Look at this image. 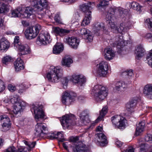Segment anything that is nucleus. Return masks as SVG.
<instances>
[{
  "label": "nucleus",
  "mask_w": 152,
  "mask_h": 152,
  "mask_svg": "<svg viewBox=\"0 0 152 152\" xmlns=\"http://www.w3.org/2000/svg\"><path fill=\"white\" fill-rule=\"evenodd\" d=\"M10 46L9 42L4 37H2L0 39V50L7 51Z\"/></svg>",
  "instance_id": "obj_20"
},
{
  "label": "nucleus",
  "mask_w": 152,
  "mask_h": 152,
  "mask_svg": "<svg viewBox=\"0 0 152 152\" xmlns=\"http://www.w3.org/2000/svg\"><path fill=\"white\" fill-rule=\"evenodd\" d=\"M114 10L113 9H110L108 11L106 15V19L107 23L108 24V26L110 28L111 31L114 33H116L117 32V27L113 21L114 18Z\"/></svg>",
  "instance_id": "obj_7"
},
{
  "label": "nucleus",
  "mask_w": 152,
  "mask_h": 152,
  "mask_svg": "<svg viewBox=\"0 0 152 152\" xmlns=\"http://www.w3.org/2000/svg\"><path fill=\"white\" fill-rule=\"evenodd\" d=\"M91 94L95 97L97 102L102 101L107 95V91L105 87L100 85H96L92 88Z\"/></svg>",
  "instance_id": "obj_1"
},
{
  "label": "nucleus",
  "mask_w": 152,
  "mask_h": 152,
  "mask_svg": "<svg viewBox=\"0 0 152 152\" xmlns=\"http://www.w3.org/2000/svg\"><path fill=\"white\" fill-rule=\"evenodd\" d=\"M145 141L152 143V135L148 134L145 136Z\"/></svg>",
  "instance_id": "obj_50"
},
{
  "label": "nucleus",
  "mask_w": 152,
  "mask_h": 152,
  "mask_svg": "<svg viewBox=\"0 0 152 152\" xmlns=\"http://www.w3.org/2000/svg\"><path fill=\"white\" fill-rule=\"evenodd\" d=\"M80 34L82 35H84L85 37L88 34L87 30L86 28H83L80 31Z\"/></svg>",
  "instance_id": "obj_54"
},
{
  "label": "nucleus",
  "mask_w": 152,
  "mask_h": 152,
  "mask_svg": "<svg viewBox=\"0 0 152 152\" xmlns=\"http://www.w3.org/2000/svg\"><path fill=\"white\" fill-rule=\"evenodd\" d=\"M85 37V39H86L87 42H91L93 40V36L91 33H89L88 34H87Z\"/></svg>",
  "instance_id": "obj_48"
},
{
  "label": "nucleus",
  "mask_w": 152,
  "mask_h": 152,
  "mask_svg": "<svg viewBox=\"0 0 152 152\" xmlns=\"http://www.w3.org/2000/svg\"><path fill=\"white\" fill-rule=\"evenodd\" d=\"M91 19V12H87L85 14V17L83 20L82 25L83 26L87 25L90 22Z\"/></svg>",
  "instance_id": "obj_31"
},
{
  "label": "nucleus",
  "mask_w": 152,
  "mask_h": 152,
  "mask_svg": "<svg viewBox=\"0 0 152 152\" xmlns=\"http://www.w3.org/2000/svg\"><path fill=\"white\" fill-rule=\"evenodd\" d=\"M33 9L31 7H26L23 12L20 7H18L12 12V17H20L23 18H30L33 15Z\"/></svg>",
  "instance_id": "obj_3"
},
{
  "label": "nucleus",
  "mask_w": 152,
  "mask_h": 152,
  "mask_svg": "<svg viewBox=\"0 0 152 152\" xmlns=\"http://www.w3.org/2000/svg\"><path fill=\"white\" fill-rule=\"evenodd\" d=\"M107 112V108L106 107H104L101 110L100 113V115L98 118L95 121V122L91 124V126H94L95 124L98 122L102 120L104 117Z\"/></svg>",
  "instance_id": "obj_25"
},
{
  "label": "nucleus",
  "mask_w": 152,
  "mask_h": 152,
  "mask_svg": "<svg viewBox=\"0 0 152 152\" xmlns=\"http://www.w3.org/2000/svg\"><path fill=\"white\" fill-rule=\"evenodd\" d=\"M108 67V63L107 62L101 61L97 65V73L100 76H105L107 73Z\"/></svg>",
  "instance_id": "obj_10"
},
{
  "label": "nucleus",
  "mask_w": 152,
  "mask_h": 152,
  "mask_svg": "<svg viewBox=\"0 0 152 152\" xmlns=\"http://www.w3.org/2000/svg\"><path fill=\"white\" fill-rule=\"evenodd\" d=\"M64 40L65 42L68 43L74 49L77 48L80 42V40L74 37H67L64 38Z\"/></svg>",
  "instance_id": "obj_14"
},
{
  "label": "nucleus",
  "mask_w": 152,
  "mask_h": 152,
  "mask_svg": "<svg viewBox=\"0 0 152 152\" xmlns=\"http://www.w3.org/2000/svg\"><path fill=\"white\" fill-rule=\"evenodd\" d=\"M10 99L12 104H15L20 101H21L20 100L19 96L17 95H14L10 96Z\"/></svg>",
  "instance_id": "obj_38"
},
{
  "label": "nucleus",
  "mask_w": 152,
  "mask_h": 152,
  "mask_svg": "<svg viewBox=\"0 0 152 152\" xmlns=\"http://www.w3.org/2000/svg\"><path fill=\"white\" fill-rule=\"evenodd\" d=\"M97 136L101 143L105 144L107 143L106 137L104 134L102 133L98 134Z\"/></svg>",
  "instance_id": "obj_36"
},
{
  "label": "nucleus",
  "mask_w": 152,
  "mask_h": 152,
  "mask_svg": "<svg viewBox=\"0 0 152 152\" xmlns=\"http://www.w3.org/2000/svg\"><path fill=\"white\" fill-rule=\"evenodd\" d=\"M64 46L61 43H57L53 48V53L55 54H58L62 52L64 50Z\"/></svg>",
  "instance_id": "obj_23"
},
{
  "label": "nucleus",
  "mask_w": 152,
  "mask_h": 152,
  "mask_svg": "<svg viewBox=\"0 0 152 152\" xmlns=\"http://www.w3.org/2000/svg\"><path fill=\"white\" fill-rule=\"evenodd\" d=\"M76 118L72 114H67L63 116L60 119V121L63 128L64 129L68 128L71 125L76 124Z\"/></svg>",
  "instance_id": "obj_5"
},
{
  "label": "nucleus",
  "mask_w": 152,
  "mask_h": 152,
  "mask_svg": "<svg viewBox=\"0 0 152 152\" xmlns=\"http://www.w3.org/2000/svg\"><path fill=\"white\" fill-rule=\"evenodd\" d=\"M130 7L131 8L138 11H140L142 7V6L140 5L138 3L136 2H132Z\"/></svg>",
  "instance_id": "obj_37"
},
{
  "label": "nucleus",
  "mask_w": 152,
  "mask_h": 152,
  "mask_svg": "<svg viewBox=\"0 0 152 152\" xmlns=\"http://www.w3.org/2000/svg\"><path fill=\"white\" fill-rule=\"evenodd\" d=\"M122 75L124 77H130L134 75L132 70L129 69L123 72L122 73Z\"/></svg>",
  "instance_id": "obj_35"
},
{
  "label": "nucleus",
  "mask_w": 152,
  "mask_h": 152,
  "mask_svg": "<svg viewBox=\"0 0 152 152\" xmlns=\"http://www.w3.org/2000/svg\"><path fill=\"white\" fill-rule=\"evenodd\" d=\"M80 117L82 123L84 125H87L90 122L88 118V113L87 111L82 112L80 114Z\"/></svg>",
  "instance_id": "obj_18"
},
{
  "label": "nucleus",
  "mask_w": 152,
  "mask_h": 152,
  "mask_svg": "<svg viewBox=\"0 0 152 152\" xmlns=\"http://www.w3.org/2000/svg\"><path fill=\"white\" fill-rule=\"evenodd\" d=\"M54 19L57 23L58 24L61 23L62 22L59 13L58 12L55 15Z\"/></svg>",
  "instance_id": "obj_46"
},
{
  "label": "nucleus",
  "mask_w": 152,
  "mask_h": 152,
  "mask_svg": "<svg viewBox=\"0 0 152 152\" xmlns=\"http://www.w3.org/2000/svg\"><path fill=\"white\" fill-rule=\"evenodd\" d=\"M111 120L113 125L115 128L120 129L125 128L126 121L124 117L120 115H115L111 117Z\"/></svg>",
  "instance_id": "obj_8"
},
{
  "label": "nucleus",
  "mask_w": 152,
  "mask_h": 152,
  "mask_svg": "<svg viewBox=\"0 0 152 152\" xmlns=\"http://www.w3.org/2000/svg\"><path fill=\"white\" fill-rule=\"evenodd\" d=\"M144 51V49L142 46H138L136 49L135 51L136 58L139 59L143 56Z\"/></svg>",
  "instance_id": "obj_29"
},
{
  "label": "nucleus",
  "mask_w": 152,
  "mask_h": 152,
  "mask_svg": "<svg viewBox=\"0 0 152 152\" xmlns=\"http://www.w3.org/2000/svg\"><path fill=\"white\" fill-rule=\"evenodd\" d=\"M64 1L65 2H68L69 4H72L74 2L75 0H64Z\"/></svg>",
  "instance_id": "obj_61"
},
{
  "label": "nucleus",
  "mask_w": 152,
  "mask_h": 152,
  "mask_svg": "<svg viewBox=\"0 0 152 152\" xmlns=\"http://www.w3.org/2000/svg\"><path fill=\"white\" fill-rule=\"evenodd\" d=\"M38 4H39L38 2H37L36 0L33 1L31 2V5L34 7L33 8H32L33 9V12L34 11L33 9L34 8H37V10L39 11V8L38 7Z\"/></svg>",
  "instance_id": "obj_47"
},
{
  "label": "nucleus",
  "mask_w": 152,
  "mask_h": 152,
  "mask_svg": "<svg viewBox=\"0 0 152 152\" xmlns=\"http://www.w3.org/2000/svg\"><path fill=\"white\" fill-rule=\"evenodd\" d=\"M12 60V58L10 56H6L3 57L2 59L3 64L7 65L8 62Z\"/></svg>",
  "instance_id": "obj_42"
},
{
  "label": "nucleus",
  "mask_w": 152,
  "mask_h": 152,
  "mask_svg": "<svg viewBox=\"0 0 152 152\" xmlns=\"http://www.w3.org/2000/svg\"><path fill=\"white\" fill-rule=\"evenodd\" d=\"M74 96H72L70 93L65 92L63 95L61 101L62 103L65 105H69L73 101Z\"/></svg>",
  "instance_id": "obj_16"
},
{
  "label": "nucleus",
  "mask_w": 152,
  "mask_h": 152,
  "mask_svg": "<svg viewBox=\"0 0 152 152\" xmlns=\"http://www.w3.org/2000/svg\"><path fill=\"white\" fill-rule=\"evenodd\" d=\"M25 106V104L23 101H20L15 104L12 111L10 113V114L11 118L14 117L17 114L21 111L22 107Z\"/></svg>",
  "instance_id": "obj_13"
},
{
  "label": "nucleus",
  "mask_w": 152,
  "mask_h": 152,
  "mask_svg": "<svg viewBox=\"0 0 152 152\" xmlns=\"http://www.w3.org/2000/svg\"><path fill=\"white\" fill-rule=\"evenodd\" d=\"M71 142L73 143V152H87V148L86 146L81 142H79V137H72L71 139Z\"/></svg>",
  "instance_id": "obj_6"
},
{
  "label": "nucleus",
  "mask_w": 152,
  "mask_h": 152,
  "mask_svg": "<svg viewBox=\"0 0 152 152\" xmlns=\"http://www.w3.org/2000/svg\"><path fill=\"white\" fill-rule=\"evenodd\" d=\"M43 105L41 104H33L31 108L32 112H33L37 121L42 120L45 118V115L42 110Z\"/></svg>",
  "instance_id": "obj_4"
},
{
  "label": "nucleus",
  "mask_w": 152,
  "mask_h": 152,
  "mask_svg": "<svg viewBox=\"0 0 152 152\" xmlns=\"http://www.w3.org/2000/svg\"><path fill=\"white\" fill-rule=\"evenodd\" d=\"M11 124H2L0 128L2 129V130L3 131H5L9 130L10 128Z\"/></svg>",
  "instance_id": "obj_45"
},
{
  "label": "nucleus",
  "mask_w": 152,
  "mask_h": 152,
  "mask_svg": "<svg viewBox=\"0 0 152 152\" xmlns=\"http://www.w3.org/2000/svg\"><path fill=\"white\" fill-rule=\"evenodd\" d=\"M54 31L56 34L61 36H63L70 32V31L66 29L60 28L55 27L54 28Z\"/></svg>",
  "instance_id": "obj_26"
},
{
  "label": "nucleus",
  "mask_w": 152,
  "mask_h": 152,
  "mask_svg": "<svg viewBox=\"0 0 152 152\" xmlns=\"http://www.w3.org/2000/svg\"><path fill=\"white\" fill-rule=\"evenodd\" d=\"M38 7L39 8V11L42 10L44 8H46L48 6L46 0H40L38 2Z\"/></svg>",
  "instance_id": "obj_34"
},
{
  "label": "nucleus",
  "mask_w": 152,
  "mask_h": 152,
  "mask_svg": "<svg viewBox=\"0 0 152 152\" xmlns=\"http://www.w3.org/2000/svg\"><path fill=\"white\" fill-rule=\"evenodd\" d=\"M115 143L117 146L118 147H121L123 144V142L118 140H116Z\"/></svg>",
  "instance_id": "obj_56"
},
{
  "label": "nucleus",
  "mask_w": 152,
  "mask_h": 152,
  "mask_svg": "<svg viewBox=\"0 0 152 152\" xmlns=\"http://www.w3.org/2000/svg\"><path fill=\"white\" fill-rule=\"evenodd\" d=\"M145 124L144 122H141L138 124L136 128V135L138 136L144 130Z\"/></svg>",
  "instance_id": "obj_32"
},
{
  "label": "nucleus",
  "mask_w": 152,
  "mask_h": 152,
  "mask_svg": "<svg viewBox=\"0 0 152 152\" xmlns=\"http://www.w3.org/2000/svg\"><path fill=\"white\" fill-rule=\"evenodd\" d=\"M2 124H11L9 118L6 115H4L0 116V127Z\"/></svg>",
  "instance_id": "obj_33"
},
{
  "label": "nucleus",
  "mask_w": 152,
  "mask_h": 152,
  "mask_svg": "<svg viewBox=\"0 0 152 152\" xmlns=\"http://www.w3.org/2000/svg\"><path fill=\"white\" fill-rule=\"evenodd\" d=\"M72 81L75 84L82 86L86 81L85 76L82 75L74 74L72 76Z\"/></svg>",
  "instance_id": "obj_15"
},
{
  "label": "nucleus",
  "mask_w": 152,
  "mask_h": 152,
  "mask_svg": "<svg viewBox=\"0 0 152 152\" xmlns=\"http://www.w3.org/2000/svg\"><path fill=\"white\" fill-rule=\"evenodd\" d=\"M127 87V84L123 81H117L115 85V88L118 91H123Z\"/></svg>",
  "instance_id": "obj_30"
},
{
  "label": "nucleus",
  "mask_w": 152,
  "mask_h": 152,
  "mask_svg": "<svg viewBox=\"0 0 152 152\" xmlns=\"http://www.w3.org/2000/svg\"><path fill=\"white\" fill-rule=\"evenodd\" d=\"M9 4L3 3L0 6V11L1 13L5 12L7 11L8 9Z\"/></svg>",
  "instance_id": "obj_40"
},
{
  "label": "nucleus",
  "mask_w": 152,
  "mask_h": 152,
  "mask_svg": "<svg viewBox=\"0 0 152 152\" xmlns=\"http://www.w3.org/2000/svg\"><path fill=\"white\" fill-rule=\"evenodd\" d=\"M143 93L147 98L152 99V86L146 85L144 88Z\"/></svg>",
  "instance_id": "obj_24"
},
{
  "label": "nucleus",
  "mask_w": 152,
  "mask_h": 152,
  "mask_svg": "<svg viewBox=\"0 0 152 152\" xmlns=\"http://www.w3.org/2000/svg\"><path fill=\"white\" fill-rule=\"evenodd\" d=\"M23 142L29 148V150H30L31 149L33 148H34L36 143V141L34 142H28L26 140H23Z\"/></svg>",
  "instance_id": "obj_41"
},
{
  "label": "nucleus",
  "mask_w": 152,
  "mask_h": 152,
  "mask_svg": "<svg viewBox=\"0 0 152 152\" xmlns=\"http://www.w3.org/2000/svg\"><path fill=\"white\" fill-rule=\"evenodd\" d=\"M35 134L37 137H43L44 135L47 134L46 132L48 130V128L44 123H37L35 126Z\"/></svg>",
  "instance_id": "obj_12"
},
{
  "label": "nucleus",
  "mask_w": 152,
  "mask_h": 152,
  "mask_svg": "<svg viewBox=\"0 0 152 152\" xmlns=\"http://www.w3.org/2000/svg\"><path fill=\"white\" fill-rule=\"evenodd\" d=\"M16 47L19 50L20 53L19 54L25 55L30 53V50L27 44L23 45L20 43Z\"/></svg>",
  "instance_id": "obj_17"
},
{
  "label": "nucleus",
  "mask_w": 152,
  "mask_h": 152,
  "mask_svg": "<svg viewBox=\"0 0 152 152\" xmlns=\"http://www.w3.org/2000/svg\"><path fill=\"white\" fill-rule=\"evenodd\" d=\"M41 29V26L39 24L29 28L25 31L26 37L27 39H29L35 38L39 34Z\"/></svg>",
  "instance_id": "obj_9"
},
{
  "label": "nucleus",
  "mask_w": 152,
  "mask_h": 152,
  "mask_svg": "<svg viewBox=\"0 0 152 152\" xmlns=\"http://www.w3.org/2000/svg\"><path fill=\"white\" fill-rule=\"evenodd\" d=\"M14 65L16 71L18 72L24 68L23 61L20 58H18L15 62Z\"/></svg>",
  "instance_id": "obj_27"
},
{
  "label": "nucleus",
  "mask_w": 152,
  "mask_h": 152,
  "mask_svg": "<svg viewBox=\"0 0 152 152\" xmlns=\"http://www.w3.org/2000/svg\"><path fill=\"white\" fill-rule=\"evenodd\" d=\"M51 41L50 35L47 32L41 33L37 37V44L39 45H46L49 43Z\"/></svg>",
  "instance_id": "obj_11"
},
{
  "label": "nucleus",
  "mask_w": 152,
  "mask_h": 152,
  "mask_svg": "<svg viewBox=\"0 0 152 152\" xmlns=\"http://www.w3.org/2000/svg\"><path fill=\"white\" fill-rule=\"evenodd\" d=\"M94 6V4L93 2H89L82 4L80 6V10L86 14L87 12H91L90 10Z\"/></svg>",
  "instance_id": "obj_19"
},
{
  "label": "nucleus",
  "mask_w": 152,
  "mask_h": 152,
  "mask_svg": "<svg viewBox=\"0 0 152 152\" xmlns=\"http://www.w3.org/2000/svg\"><path fill=\"white\" fill-rule=\"evenodd\" d=\"M5 89L4 83L2 81L0 82V92H3Z\"/></svg>",
  "instance_id": "obj_55"
},
{
  "label": "nucleus",
  "mask_w": 152,
  "mask_h": 152,
  "mask_svg": "<svg viewBox=\"0 0 152 152\" xmlns=\"http://www.w3.org/2000/svg\"><path fill=\"white\" fill-rule=\"evenodd\" d=\"M15 148L14 146H11L6 149L4 152H15Z\"/></svg>",
  "instance_id": "obj_52"
},
{
  "label": "nucleus",
  "mask_w": 152,
  "mask_h": 152,
  "mask_svg": "<svg viewBox=\"0 0 152 152\" xmlns=\"http://www.w3.org/2000/svg\"><path fill=\"white\" fill-rule=\"evenodd\" d=\"M102 128L100 126H99L97 128H96V131H97V132H98V131H100V132H101L102 131Z\"/></svg>",
  "instance_id": "obj_64"
},
{
  "label": "nucleus",
  "mask_w": 152,
  "mask_h": 152,
  "mask_svg": "<svg viewBox=\"0 0 152 152\" xmlns=\"http://www.w3.org/2000/svg\"><path fill=\"white\" fill-rule=\"evenodd\" d=\"M50 70L47 74L48 80L54 83L58 82L63 76V69L58 67L51 66Z\"/></svg>",
  "instance_id": "obj_2"
},
{
  "label": "nucleus",
  "mask_w": 152,
  "mask_h": 152,
  "mask_svg": "<svg viewBox=\"0 0 152 152\" xmlns=\"http://www.w3.org/2000/svg\"><path fill=\"white\" fill-rule=\"evenodd\" d=\"M63 132H58L56 134V138L58 139L59 142H63L65 140L63 137Z\"/></svg>",
  "instance_id": "obj_43"
},
{
  "label": "nucleus",
  "mask_w": 152,
  "mask_h": 152,
  "mask_svg": "<svg viewBox=\"0 0 152 152\" xmlns=\"http://www.w3.org/2000/svg\"><path fill=\"white\" fill-rule=\"evenodd\" d=\"M73 63V61L69 56H66L63 58L61 62L62 65L63 66L69 67Z\"/></svg>",
  "instance_id": "obj_28"
},
{
  "label": "nucleus",
  "mask_w": 152,
  "mask_h": 152,
  "mask_svg": "<svg viewBox=\"0 0 152 152\" xmlns=\"http://www.w3.org/2000/svg\"><path fill=\"white\" fill-rule=\"evenodd\" d=\"M152 37V34L151 33H148L146 34L144 36V37L146 39H151Z\"/></svg>",
  "instance_id": "obj_57"
},
{
  "label": "nucleus",
  "mask_w": 152,
  "mask_h": 152,
  "mask_svg": "<svg viewBox=\"0 0 152 152\" xmlns=\"http://www.w3.org/2000/svg\"><path fill=\"white\" fill-rule=\"evenodd\" d=\"M104 52L105 53L104 58L107 60L112 59L115 56V53L111 48H107L104 50Z\"/></svg>",
  "instance_id": "obj_21"
},
{
  "label": "nucleus",
  "mask_w": 152,
  "mask_h": 152,
  "mask_svg": "<svg viewBox=\"0 0 152 152\" xmlns=\"http://www.w3.org/2000/svg\"><path fill=\"white\" fill-rule=\"evenodd\" d=\"M95 25H96V26L99 27V29H97L98 30L104 29V26L103 23H97Z\"/></svg>",
  "instance_id": "obj_51"
},
{
  "label": "nucleus",
  "mask_w": 152,
  "mask_h": 152,
  "mask_svg": "<svg viewBox=\"0 0 152 152\" xmlns=\"http://www.w3.org/2000/svg\"><path fill=\"white\" fill-rule=\"evenodd\" d=\"M18 152H27L25 150L24 148H21L18 149Z\"/></svg>",
  "instance_id": "obj_63"
},
{
  "label": "nucleus",
  "mask_w": 152,
  "mask_h": 152,
  "mask_svg": "<svg viewBox=\"0 0 152 152\" xmlns=\"http://www.w3.org/2000/svg\"><path fill=\"white\" fill-rule=\"evenodd\" d=\"M61 78V81L63 84V87L65 89L67 88V84L69 82V80L66 77H64Z\"/></svg>",
  "instance_id": "obj_44"
},
{
  "label": "nucleus",
  "mask_w": 152,
  "mask_h": 152,
  "mask_svg": "<svg viewBox=\"0 0 152 152\" xmlns=\"http://www.w3.org/2000/svg\"><path fill=\"white\" fill-rule=\"evenodd\" d=\"M122 152H134V149L133 148H131Z\"/></svg>",
  "instance_id": "obj_62"
},
{
  "label": "nucleus",
  "mask_w": 152,
  "mask_h": 152,
  "mask_svg": "<svg viewBox=\"0 0 152 152\" xmlns=\"http://www.w3.org/2000/svg\"><path fill=\"white\" fill-rule=\"evenodd\" d=\"M19 37L18 36H16L15 37L14 41V46L16 47L17 46V45H19V44L21 43L19 42Z\"/></svg>",
  "instance_id": "obj_49"
},
{
  "label": "nucleus",
  "mask_w": 152,
  "mask_h": 152,
  "mask_svg": "<svg viewBox=\"0 0 152 152\" xmlns=\"http://www.w3.org/2000/svg\"><path fill=\"white\" fill-rule=\"evenodd\" d=\"M145 146L144 144H142L140 146V150L141 151H144L145 150Z\"/></svg>",
  "instance_id": "obj_60"
},
{
  "label": "nucleus",
  "mask_w": 152,
  "mask_h": 152,
  "mask_svg": "<svg viewBox=\"0 0 152 152\" xmlns=\"http://www.w3.org/2000/svg\"><path fill=\"white\" fill-rule=\"evenodd\" d=\"M8 88L9 90L11 92H13L16 89V87L12 84H9L8 86Z\"/></svg>",
  "instance_id": "obj_53"
},
{
  "label": "nucleus",
  "mask_w": 152,
  "mask_h": 152,
  "mask_svg": "<svg viewBox=\"0 0 152 152\" xmlns=\"http://www.w3.org/2000/svg\"><path fill=\"white\" fill-rule=\"evenodd\" d=\"M149 23L150 26V29L151 31L152 32V18L150 19H147L146 20Z\"/></svg>",
  "instance_id": "obj_59"
},
{
  "label": "nucleus",
  "mask_w": 152,
  "mask_h": 152,
  "mask_svg": "<svg viewBox=\"0 0 152 152\" xmlns=\"http://www.w3.org/2000/svg\"><path fill=\"white\" fill-rule=\"evenodd\" d=\"M137 103V101L136 100H132L127 103L126 105V110L129 113H131L134 111V109Z\"/></svg>",
  "instance_id": "obj_22"
},
{
  "label": "nucleus",
  "mask_w": 152,
  "mask_h": 152,
  "mask_svg": "<svg viewBox=\"0 0 152 152\" xmlns=\"http://www.w3.org/2000/svg\"><path fill=\"white\" fill-rule=\"evenodd\" d=\"M126 28L125 26L124 23H122L120 24V26L119 28H117V32L116 33H120L121 34H123V32H125Z\"/></svg>",
  "instance_id": "obj_39"
},
{
  "label": "nucleus",
  "mask_w": 152,
  "mask_h": 152,
  "mask_svg": "<svg viewBox=\"0 0 152 152\" xmlns=\"http://www.w3.org/2000/svg\"><path fill=\"white\" fill-rule=\"evenodd\" d=\"M48 137L49 138L51 139H53L56 138V134H55L54 133H51V134H49Z\"/></svg>",
  "instance_id": "obj_58"
}]
</instances>
